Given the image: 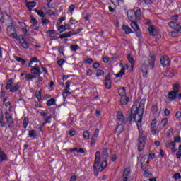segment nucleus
Segmentation results:
<instances>
[{
	"mask_svg": "<svg viewBox=\"0 0 181 181\" xmlns=\"http://www.w3.org/2000/svg\"><path fill=\"white\" fill-rule=\"evenodd\" d=\"M145 110V103L144 101H137L134 103L132 107L131 111V121H134L137 124V128L139 129V140H138V151L141 152L145 148V143L146 142V136L141 130L142 124V115H144V111Z\"/></svg>",
	"mask_w": 181,
	"mask_h": 181,
	"instance_id": "1",
	"label": "nucleus"
},
{
	"mask_svg": "<svg viewBox=\"0 0 181 181\" xmlns=\"http://www.w3.org/2000/svg\"><path fill=\"white\" fill-rule=\"evenodd\" d=\"M108 163H107V160H104L101 162V153L100 151H97L95 155V162L93 164V169H98L100 172H103Z\"/></svg>",
	"mask_w": 181,
	"mask_h": 181,
	"instance_id": "2",
	"label": "nucleus"
},
{
	"mask_svg": "<svg viewBox=\"0 0 181 181\" xmlns=\"http://www.w3.org/2000/svg\"><path fill=\"white\" fill-rule=\"evenodd\" d=\"M13 79H9L6 85V90H10V93H16V91H18V90H19L21 88V86H22L21 82H17L13 86Z\"/></svg>",
	"mask_w": 181,
	"mask_h": 181,
	"instance_id": "3",
	"label": "nucleus"
},
{
	"mask_svg": "<svg viewBox=\"0 0 181 181\" xmlns=\"http://www.w3.org/2000/svg\"><path fill=\"white\" fill-rule=\"evenodd\" d=\"M7 33L13 39H18V34H16V29L13 25H9L7 28Z\"/></svg>",
	"mask_w": 181,
	"mask_h": 181,
	"instance_id": "4",
	"label": "nucleus"
},
{
	"mask_svg": "<svg viewBox=\"0 0 181 181\" xmlns=\"http://www.w3.org/2000/svg\"><path fill=\"white\" fill-rule=\"evenodd\" d=\"M160 63L163 67H168L170 64V59L168 56L164 55L161 57Z\"/></svg>",
	"mask_w": 181,
	"mask_h": 181,
	"instance_id": "5",
	"label": "nucleus"
},
{
	"mask_svg": "<svg viewBox=\"0 0 181 181\" xmlns=\"http://www.w3.org/2000/svg\"><path fill=\"white\" fill-rule=\"evenodd\" d=\"M141 169H145L149 165V157L146 156H142L141 158Z\"/></svg>",
	"mask_w": 181,
	"mask_h": 181,
	"instance_id": "6",
	"label": "nucleus"
},
{
	"mask_svg": "<svg viewBox=\"0 0 181 181\" xmlns=\"http://www.w3.org/2000/svg\"><path fill=\"white\" fill-rule=\"evenodd\" d=\"M16 40H19L21 46H22L23 49H29V43H28V42L25 40L23 36H19L18 37H17Z\"/></svg>",
	"mask_w": 181,
	"mask_h": 181,
	"instance_id": "7",
	"label": "nucleus"
},
{
	"mask_svg": "<svg viewBox=\"0 0 181 181\" xmlns=\"http://www.w3.org/2000/svg\"><path fill=\"white\" fill-rule=\"evenodd\" d=\"M133 12L137 21L142 19V13H141V8L139 7L134 8Z\"/></svg>",
	"mask_w": 181,
	"mask_h": 181,
	"instance_id": "8",
	"label": "nucleus"
},
{
	"mask_svg": "<svg viewBox=\"0 0 181 181\" xmlns=\"http://www.w3.org/2000/svg\"><path fill=\"white\" fill-rule=\"evenodd\" d=\"M168 25L171 29H173L174 30H181V25L180 24L175 22V21H171L169 23Z\"/></svg>",
	"mask_w": 181,
	"mask_h": 181,
	"instance_id": "9",
	"label": "nucleus"
},
{
	"mask_svg": "<svg viewBox=\"0 0 181 181\" xmlns=\"http://www.w3.org/2000/svg\"><path fill=\"white\" fill-rule=\"evenodd\" d=\"M141 72L143 73V77L146 78L148 77V64H142L141 67Z\"/></svg>",
	"mask_w": 181,
	"mask_h": 181,
	"instance_id": "10",
	"label": "nucleus"
},
{
	"mask_svg": "<svg viewBox=\"0 0 181 181\" xmlns=\"http://www.w3.org/2000/svg\"><path fill=\"white\" fill-rule=\"evenodd\" d=\"M30 71L33 74H35L36 76H40V74H42V71H40V68H39L37 65H35V66L32 67Z\"/></svg>",
	"mask_w": 181,
	"mask_h": 181,
	"instance_id": "11",
	"label": "nucleus"
},
{
	"mask_svg": "<svg viewBox=\"0 0 181 181\" xmlns=\"http://www.w3.org/2000/svg\"><path fill=\"white\" fill-rule=\"evenodd\" d=\"M127 18L130 22H135L136 21V17L134 14V11H129L127 12Z\"/></svg>",
	"mask_w": 181,
	"mask_h": 181,
	"instance_id": "12",
	"label": "nucleus"
},
{
	"mask_svg": "<svg viewBox=\"0 0 181 181\" xmlns=\"http://www.w3.org/2000/svg\"><path fill=\"white\" fill-rule=\"evenodd\" d=\"M173 92L175 93V94H179L180 91V84L179 83H175L173 85Z\"/></svg>",
	"mask_w": 181,
	"mask_h": 181,
	"instance_id": "13",
	"label": "nucleus"
},
{
	"mask_svg": "<svg viewBox=\"0 0 181 181\" xmlns=\"http://www.w3.org/2000/svg\"><path fill=\"white\" fill-rule=\"evenodd\" d=\"M148 32L150 33V36H156L158 32L156 31V28L153 25H151L148 28Z\"/></svg>",
	"mask_w": 181,
	"mask_h": 181,
	"instance_id": "14",
	"label": "nucleus"
},
{
	"mask_svg": "<svg viewBox=\"0 0 181 181\" xmlns=\"http://www.w3.org/2000/svg\"><path fill=\"white\" fill-rule=\"evenodd\" d=\"M168 96L169 100H170V101H174V100H176L177 93L171 90L168 93Z\"/></svg>",
	"mask_w": 181,
	"mask_h": 181,
	"instance_id": "15",
	"label": "nucleus"
},
{
	"mask_svg": "<svg viewBox=\"0 0 181 181\" xmlns=\"http://www.w3.org/2000/svg\"><path fill=\"white\" fill-rule=\"evenodd\" d=\"M130 25L132 29H134V30H135V32H136L137 34L139 33V25H138V23H136V22L132 21Z\"/></svg>",
	"mask_w": 181,
	"mask_h": 181,
	"instance_id": "16",
	"label": "nucleus"
},
{
	"mask_svg": "<svg viewBox=\"0 0 181 181\" xmlns=\"http://www.w3.org/2000/svg\"><path fill=\"white\" fill-rule=\"evenodd\" d=\"M122 30H124L126 35H129V33H132V30L131 29V28L128 27V25L125 24L122 26Z\"/></svg>",
	"mask_w": 181,
	"mask_h": 181,
	"instance_id": "17",
	"label": "nucleus"
},
{
	"mask_svg": "<svg viewBox=\"0 0 181 181\" xmlns=\"http://www.w3.org/2000/svg\"><path fill=\"white\" fill-rule=\"evenodd\" d=\"M117 119L120 121L122 124H125V122H127V120H125V117H124V115L121 112L117 113Z\"/></svg>",
	"mask_w": 181,
	"mask_h": 181,
	"instance_id": "18",
	"label": "nucleus"
},
{
	"mask_svg": "<svg viewBox=\"0 0 181 181\" xmlns=\"http://www.w3.org/2000/svg\"><path fill=\"white\" fill-rule=\"evenodd\" d=\"M128 101H129V98L127 97V95L120 98V103L122 105H127Z\"/></svg>",
	"mask_w": 181,
	"mask_h": 181,
	"instance_id": "19",
	"label": "nucleus"
},
{
	"mask_svg": "<svg viewBox=\"0 0 181 181\" xmlns=\"http://www.w3.org/2000/svg\"><path fill=\"white\" fill-rule=\"evenodd\" d=\"M14 59L15 60H16V62H18V63H21V64L23 66H25V64H26V60H25L23 58L18 57V56H14Z\"/></svg>",
	"mask_w": 181,
	"mask_h": 181,
	"instance_id": "20",
	"label": "nucleus"
},
{
	"mask_svg": "<svg viewBox=\"0 0 181 181\" xmlns=\"http://www.w3.org/2000/svg\"><path fill=\"white\" fill-rule=\"evenodd\" d=\"M28 136H30V138H33V139H36L37 137V134L36 133V131L30 130L28 132Z\"/></svg>",
	"mask_w": 181,
	"mask_h": 181,
	"instance_id": "21",
	"label": "nucleus"
},
{
	"mask_svg": "<svg viewBox=\"0 0 181 181\" xmlns=\"http://www.w3.org/2000/svg\"><path fill=\"white\" fill-rule=\"evenodd\" d=\"M171 36L172 37H179V36H181V30L171 31Z\"/></svg>",
	"mask_w": 181,
	"mask_h": 181,
	"instance_id": "22",
	"label": "nucleus"
},
{
	"mask_svg": "<svg viewBox=\"0 0 181 181\" xmlns=\"http://www.w3.org/2000/svg\"><path fill=\"white\" fill-rule=\"evenodd\" d=\"M71 95V92H70V89H64L62 92L63 98H67L68 95Z\"/></svg>",
	"mask_w": 181,
	"mask_h": 181,
	"instance_id": "23",
	"label": "nucleus"
},
{
	"mask_svg": "<svg viewBox=\"0 0 181 181\" xmlns=\"http://www.w3.org/2000/svg\"><path fill=\"white\" fill-rule=\"evenodd\" d=\"M129 175H131V168H127L123 172V176L129 178Z\"/></svg>",
	"mask_w": 181,
	"mask_h": 181,
	"instance_id": "24",
	"label": "nucleus"
},
{
	"mask_svg": "<svg viewBox=\"0 0 181 181\" xmlns=\"http://www.w3.org/2000/svg\"><path fill=\"white\" fill-rule=\"evenodd\" d=\"M6 123L8 125L9 129H13V117H11V119H7Z\"/></svg>",
	"mask_w": 181,
	"mask_h": 181,
	"instance_id": "25",
	"label": "nucleus"
},
{
	"mask_svg": "<svg viewBox=\"0 0 181 181\" xmlns=\"http://www.w3.org/2000/svg\"><path fill=\"white\" fill-rule=\"evenodd\" d=\"M36 6V1H28L27 2V7L30 11L33 8Z\"/></svg>",
	"mask_w": 181,
	"mask_h": 181,
	"instance_id": "26",
	"label": "nucleus"
},
{
	"mask_svg": "<svg viewBox=\"0 0 181 181\" xmlns=\"http://www.w3.org/2000/svg\"><path fill=\"white\" fill-rule=\"evenodd\" d=\"M4 160H6V155L0 148V162H4Z\"/></svg>",
	"mask_w": 181,
	"mask_h": 181,
	"instance_id": "27",
	"label": "nucleus"
},
{
	"mask_svg": "<svg viewBox=\"0 0 181 181\" xmlns=\"http://www.w3.org/2000/svg\"><path fill=\"white\" fill-rule=\"evenodd\" d=\"M155 60H156V59L155 58V57H151V59L149 60V64L151 66V69L153 70V69L155 67Z\"/></svg>",
	"mask_w": 181,
	"mask_h": 181,
	"instance_id": "28",
	"label": "nucleus"
},
{
	"mask_svg": "<svg viewBox=\"0 0 181 181\" xmlns=\"http://www.w3.org/2000/svg\"><path fill=\"white\" fill-rule=\"evenodd\" d=\"M50 119H52V115H49L42 124V127H45L46 124H50Z\"/></svg>",
	"mask_w": 181,
	"mask_h": 181,
	"instance_id": "29",
	"label": "nucleus"
},
{
	"mask_svg": "<svg viewBox=\"0 0 181 181\" xmlns=\"http://www.w3.org/2000/svg\"><path fill=\"white\" fill-rule=\"evenodd\" d=\"M55 103H56V100L54 99H49L47 102V107H52V105H54Z\"/></svg>",
	"mask_w": 181,
	"mask_h": 181,
	"instance_id": "30",
	"label": "nucleus"
},
{
	"mask_svg": "<svg viewBox=\"0 0 181 181\" xmlns=\"http://www.w3.org/2000/svg\"><path fill=\"white\" fill-rule=\"evenodd\" d=\"M35 12L38 14L40 18H45V12H43V11L35 9Z\"/></svg>",
	"mask_w": 181,
	"mask_h": 181,
	"instance_id": "31",
	"label": "nucleus"
},
{
	"mask_svg": "<svg viewBox=\"0 0 181 181\" xmlns=\"http://www.w3.org/2000/svg\"><path fill=\"white\" fill-rule=\"evenodd\" d=\"M126 94L127 93L125 92V88H122L119 89V95H120V97H124Z\"/></svg>",
	"mask_w": 181,
	"mask_h": 181,
	"instance_id": "32",
	"label": "nucleus"
},
{
	"mask_svg": "<svg viewBox=\"0 0 181 181\" xmlns=\"http://www.w3.org/2000/svg\"><path fill=\"white\" fill-rule=\"evenodd\" d=\"M125 74V69L122 68L120 71L116 74V77H122Z\"/></svg>",
	"mask_w": 181,
	"mask_h": 181,
	"instance_id": "33",
	"label": "nucleus"
},
{
	"mask_svg": "<svg viewBox=\"0 0 181 181\" xmlns=\"http://www.w3.org/2000/svg\"><path fill=\"white\" fill-rule=\"evenodd\" d=\"M28 124H29V118L25 117L23 122V127L25 129L28 128Z\"/></svg>",
	"mask_w": 181,
	"mask_h": 181,
	"instance_id": "34",
	"label": "nucleus"
},
{
	"mask_svg": "<svg viewBox=\"0 0 181 181\" xmlns=\"http://www.w3.org/2000/svg\"><path fill=\"white\" fill-rule=\"evenodd\" d=\"M151 129H152V134L155 135L156 134V122H154V123H151Z\"/></svg>",
	"mask_w": 181,
	"mask_h": 181,
	"instance_id": "35",
	"label": "nucleus"
},
{
	"mask_svg": "<svg viewBox=\"0 0 181 181\" xmlns=\"http://www.w3.org/2000/svg\"><path fill=\"white\" fill-rule=\"evenodd\" d=\"M116 131H117V134H121V132H122L124 131V126L122 124L119 125L117 127Z\"/></svg>",
	"mask_w": 181,
	"mask_h": 181,
	"instance_id": "36",
	"label": "nucleus"
},
{
	"mask_svg": "<svg viewBox=\"0 0 181 181\" xmlns=\"http://www.w3.org/2000/svg\"><path fill=\"white\" fill-rule=\"evenodd\" d=\"M127 60H129V63H131V64H134L135 61L134 60V57H132V56H131V54H129L127 55Z\"/></svg>",
	"mask_w": 181,
	"mask_h": 181,
	"instance_id": "37",
	"label": "nucleus"
},
{
	"mask_svg": "<svg viewBox=\"0 0 181 181\" xmlns=\"http://www.w3.org/2000/svg\"><path fill=\"white\" fill-rule=\"evenodd\" d=\"M25 78H27L28 80H33V78H36V76L35 75H32L30 74H28L25 75Z\"/></svg>",
	"mask_w": 181,
	"mask_h": 181,
	"instance_id": "38",
	"label": "nucleus"
},
{
	"mask_svg": "<svg viewBox=\"0 0 181 181\" xmlns=\"http://www.w3.org/2000/svg\"><path fill=\"white\" fill-rule=\"evenodd\" d=\"M84 139H90V132L88 131H85L83 133Z\"/></svg>",
	"mask_w": 181,
	"mask_h": 181,
	"instance_id": "39",
	"label": "nucleus"
},
{
	"mask_svg": "<svg viewBox=\"0 0 181 181\" xmlns=\"http://www.w3.org/2000/svg\"><path fill=\"white\" fill-rule=\"evenodd\" d=\"M0 125L1 128H5V127H6V122H5L4 117H0Z\"/></svg>",
	"mask_w": 181,
	"mask_h": 181,
	"instance_id": "40",
	"label": "nucleus"
},
{
	"mask_svg": "<svg viewBox=\"0 0 181 181\" xmlns=\"http://www.w3.org/2000/svg\"><path fill=\"white\" fill-rule=\"evenodd\" d=\"M152 112L153 114H158L159 112V107L157 105L152 107Z\"/></svg>",
	"mask_w": 181,
	"mask_h": 181,
	"instance_id": "41",
	"label": "nucleus"
},
{
	"mask_svg": "<svg viewBox=\"0 0 181 181\" xmlns=\"http://www.w3.org/2000/svg\"><path fill=\"white\" fill-rule=\"evenodd\" d=\"M97 138L92 136L90 138V145L91 146H94L95 145V142H97Z\"/></svg>",
	"mask_w": 181,
	"mask_h": 181,
	"instance_id": "42",
	"label": "nucleus"
},
{
	"mask_svg": "<svg viewBox=\"0 0 181 181\" xmlns=\"http://www.w3.org/2000/svg\"><path fill=\"white\" fill-rule=\"evenodd\" d=\"M64 63H66V60H64V59H61L57 61V64L59 65V67H62Z\"/></svg>",
	"mask_w": 181,
	"mask_h": 181,
	"instance_id": "43",
	"label": "nucleus"
},
{
	"mask_svg": "<svg viewBox=\"0 0 181 181\" xmlns=\"http://www.w3.org/2000/svg\"><path fill=\"white\" fill-rule=\"evenodd\" d=\"M42 81H43V78L41 76L38 77V81H37V87H42V86H43V83H42Z\"/></svg>",
	"mask_w": 181,
	"mask_h": 181,
	"instance_id": "44",
	"label": "nucleus"
},
{
	"mask_svg": "<svg viewBox=\"0 0 181 181\" xmlns=\"http://www.w3.org/2000/svg\"><path fill=\"white\" fill-rule=\"evenodd\" d=\"M41 22H42V25H47L49 23V22H50V21H49V19L43 17L41 18Z\"/></svg>",
	"mask_w": 181,
	"mask_h": 181,
	"instance_id": "45",
	"label": "nucleus"
},
{
	"mask_svg": "<svg viewBox=\"0 0 181 181\" xmlns=\"http://www.w3.org/2000/svg\"><path fill=\"white\" fill-rule=\"evenodd\" d=\"M105 86L106 87V88H108L110 90V88H111V81H105Z\"/></svg>",
	"mask_w": 181,
	"mask_h": 181,
	"instance_id": "46",
	"label": "nucleus"
},
{
	"mask_svg": "<svg viewBox=\"0 0 181 181\" xmlns=\"http://www.w3.org/2000/svg\"><path fill=\"white\" fill-rule=\"evenodd\" d=\"M79 47L78 45H74L71 46V52H76V50H78Z\"/></svg>",
	"mask_w": 181,
	"mask_h": 181,
	"instance_id": "47",
	"label": "nucleus"
},
{
	"mask_svg": "<svg viewBox=\"0 0 181 181\" xmlns=\"http://www.w3.org/2000/svg\"><path fill=\"white\" fill-rule=\"evenodd\" d=\"M102 155H103V158H105V160H106V159L108 158V151L104 150Z\"/></svg>",
	"mask_w": 181,
	"mask_h": 181,
	"instance_id": "48",
	"label": "nucleus"
},
{
	"mask_svg": "<svg viewBox=\"0 0 181 181\" xmlns=\"http://www.w3.org/2000/svg\"><path fill=\"white\" fill-rule=\"evenodd\" d=\"M168 124V118H164L161 120V125L162 127H166Z\"/></svg>",
	"mask_w": 181,
	"mask_h": 181,
	"instance_id": "49",
	"label": "nucleus"
},
{
	"mask_svg": "<svg viewBox=\"0 0 181 181\" xmlns=\"http://www.w3.org/2000/svg\"><path fill=\"white\" fill-rule=\"evenodd\" d=\"M96 76H97V77H98L100 76H104V71L98 69L97 72H96Z\"/></svg>",
	"mask_w": 181,
	"mask_h": 181,
	"instance_id": "50",
	"label": "nucleus"
},
{
	"mask_svg": "<svg viewBox=\"0 0 181 181\" xmlns=\"http://www.w3.org/2000/svg\"><path fill=\"white\" fill-rule=\"evenodd\" d=\"M100 134V129H96L92 136H93L94 138L98 139V134Z\"/></svg>",
	"mask_w": 181,
	"mask_h": 181,
	"instance_id": "51",
	"label": "nucleus"
},
{
	"mask_svg": "<svg viewBox=\"0 0 181 181\" xmlns=\"http://www.w3.org/2000/svg\"><path fill=\"white\" fill-rule=\"evenodd\" d=\"M58 30L59 31V33H62L66 30V27H64V25H60L58 27Z\"/></svg>",
	"mask_w": 181,
	"mask_h": 181,
	"instance_id": "52",
	"label": "nucleus"
},
{
	"mask_svg": "<svg viewBox=\"0 0 181 181\" xmlns=\"http://www.w3.org/2000/svg\"><path fill=\"white\" fill-rule=\"evenodd\" d=\"M5 115H6V121H7L8 119H11V118H13V117H12V115H11L10 112H6L5 113Z\"/></svg>",
	"mask_w": 181,
	"mask_h": 181,
	"instance_id": "53",
	"label": "nucleus"
},
{
	"mask_svg": "<svg viewBox=\"0 0 181 181\" xmlns=\"http://www.w3.org/2000/svg\"><path fill=\"white\" fill-rule=\"evenodd\" d=\"M45 13H47L49 16H54V11L52 10L47 11Z\"/></svg>",
	"mask_w": 181,
	"mask_h": 181,
	"instance_id": "54",
	"label": "nucleus"
},
{
	"mask_svg": "<svg viewBox=\"0 0 181 181\" xmlns=\"http://www.w3.org/2000/svg\"><path fill=\"white\" fill-rule=\"evenodd\" d=\"M0 22H1V23H5V18H4L3 13H0Z\"/></svg>",
	"mask_w": 181,
	"mask_h": 181,
	"instance_id": "55",
	"label": "nucleus"
},
{
	"mask_svg": "<svg viewBox=\"0 0 181 181\" xmlns=\"http://www.w3.org/2000/svg\"><path fill=\"white\" fill-rule=\"evenodd\" d=\"M71 83V81H67L66 82V86H65V89H66V90H70V83Z\"/></svg>",
	"mask_w": 181,
	"mask_h": 181,
	"instance_id": "56",
	"label": "nucleus"
},
{
	"mask_svg": "<svg viewBox=\"0 0 181 181\" xmlns=\"http://www.w3.org/2000/svg\"><path fill=\"white\" fill-rule=\"evenodd\" d=\"M71 25H76V23H77V21L76 19H74L73 17H71L70 18V21H69Z\"/></svg>",
	"mask_w": 181,
	"mask_h": 181,
	"instance_id": "57",
	"label": "nucleus"
},
{
	"mask_svg": "<svg viewBox=\"0 0 181 181\" xmlns=\"http://www.w3.org/2000/svg\"><path fill=\"white\" fill-rule=\"evenodd\" d=\"M59 53H60V54H64V47H59L58 49Z\"/></svg>",
	"mask_w": 181,
	"mask_h": 181,
	"instance_id": "58",
	"label": "nucleus"
},
{
	"mask_svg": "<svg viewBox=\"0 0 181 181\" xmlns=\"http://www.w3.org/2000/svg\"><path fill=\"white\" fill-rule=\"evenodd\" d=\"M173 177H174V179H175V180H177V179H181L180 173L174 174Z\"/></svg>",
	"mask_w": 181,
	"mask_h": 181,
	"instance_id": "59",
	"label": "nucleus"
},
{
	"mask_svg": "<svg viewBox=\"0 0 181 181\" xmlns=\"http://www.w3.org/2000/svg\"><path fill=\"white\" fill-rule=\"evenodd\" d=\"M31 23H33V25H37V20H36V18L32 17Z\"/></svg>",
	"mask_w": 181,
	"mask_h": 181,
	"instance_id": "60",
	"label": "nucleus"
},
{
	"mask_svg": "<svg viewBox=\"0 0 181 181\" xmlns=\"http://www.w3.org/2000/svg\"><path fill=\"white\" fill-rule=\"evenodd\" d=\"M174 142H177L179 143L180 142V136H177L174 137Z\"/></svg>",
	"mask_w": 181,
	"mask_h": 181,
	"instance_id": "61",
	"label": "nucleus"
},
{
	"mask_svg": "<svg viewBox=\"0 0 181 181\" xmlns=\"http://www.w3.org/2000/svg\"><path fill=\"white\" fill-rule=\"evenodd\" d=\"M85 63H86L87 64H91V63H93V59L88 58L86 59Z\"/></svg>",
	"mask_w": 181,
	"mask_h": 181,
	"instance_id": "62",
	"label": "nucleus"
},
{
	"mask_svg": "<svg viewBox=\"0 0 181 181\" xmlns=\"http://www.w3.org/2000/svg\"><path fill=\"white\" fill-rule=\"evenodd\" d=\"M86 76H93V71L91 69H88L86 71Z\"/></svg>",
	"mask_w": 181,
	"mask_h": 181,
	"instance_id": "63",
	"label": "nucleus"
},
{
	"mask_svg": "<svg viewBox=\"0 0 181 181\" xmlns=\"http://www.w3.org/2000/svg\"><path fill=\"white\" fill-rule=\"evenodd\" d=\"M36 98H37V100H40V98H41V92H40V90H39L38 92L36 93Z\"/></svg>",
	"mask_w": 181,
	"mask_h": 181,
	"instance_id": "64",
	"label": "nucleus"
}]
</instances>
